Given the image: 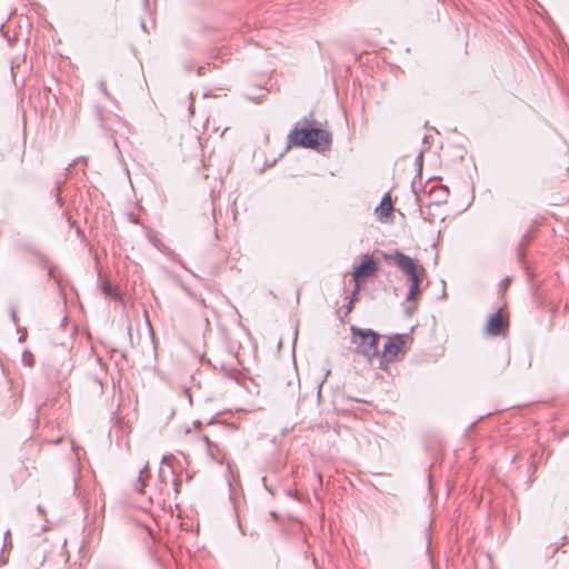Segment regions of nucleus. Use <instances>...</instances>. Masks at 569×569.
Wrapping results in <instances>:
<instances>
[{
  "mask_svg": "<svg viewBox=\"0 0 569 569\" xmlns=\"http://www.w3.org/2000/svg\"><path fill=\"white\" fill-rule=\"evenodd\" d=\"M289 142L296 146L323 151L330 147V133L318 128L292 129L288 136Z\"/></svg>",
  "mask_w": 569,
  "mask_h": 569,
  "instance_id": "1",
  "label": "nucleus"
},
{
  "mask_svg": "<svg viewBox=\"0 0 569 569\" xmlns=\"http://www.w3.org/2000/svg\"><path fill=\"white\" fill-rule=\"evenodd\" d=\"M350 330L352 333L351 342L355 345L357 353L363 356L368 360L378 356V333L371 329H361L356 326H351Z\"/></svg>",
  "mask_w": 569,
  "mask_h": 569,
  "instance_id": "2",
  "label": "nucleus"
},
{
  "mask_svg": "<svg viewBox=\"0 0 569 569\" xmlns=\"http://www.w3.org/2000/svg\"><path fill=\"white\" fill-rule=\"evenodd\" d=\"M386 259L392 261L400 271L407 274L409 281L417 278H423L426 274V270L422 266L418 264L415 259L400 251H393L392 253L387 254Z\"/></svg>",
  "mask_w": 569,
  "mask_h": 569,
  "instance_id": "3",
  "label": "nucleus"
},
{
  "mask_svg": "<svg viewBox=\"0 0 569 569\" xmlns=\"http://www.w3.org/2000/svg\"><path fill=\"white\" fill-rule=\"evenodd\" d=\"M449 197V191L445 186L433 184L427 191L417 194V202L422 211L423 207L439 206L446 203Z\"/></svg>",
  "mask_w": 569,
  "mask_h": 569,
  "instance_id": "4",
  "label": "nucleus"
},
{
  "mask_svg": "<svg viewBox=\"0 0 569 569\" xmlns=\"http://www.w3.org/2000/svg\"><path fill=\"white\" fill-rule=\"evenodd\" d=\"M403 339L401 337H397L396 339H389L383 346V353L380 358V365L383 367L385 362L393 361L398 353L402 350Z\"/></svg>",
  "mask_w": 569,
  "mask_h": 569,
  "instance_id": "5",
  "label": "nucleus"
},
{
  "mask_svg": "<svg viewBox=\"0 0 569 569\" xmlns=\"http://www.w3.org/2000/svg\"><path fill=\"white\" fill-rule=\"evenodd\" d=\"M378 269L377 262L373 258H366L353 271L352 277L356 282L362 277L372 276Z\"/></svg>",
  "mask_w": 569,
  "mask_h": 569,
  "instance_id": "6",
  "label": "nucleus"
},
{
  "mask_svg": "<svg viewBox=\"0 0 569 569\" xmlns=\"http://www.w3.org/2000/svg\"><path fill=\"white\" fill-rule=\"evenodd\" d=\"M506 326L507 322L503 320L499 312H496L490 315L486 327V332L489 336H500L503 333Z\"/></svg>",
  "mask_w": 569,
  "mask_h": 569,
  "instance_id": "7",
  "label": "nucleus"
},
{
  "mask_svg": "<svg viewBox=\"0 0 569 569\" xmlns=\"http://www.w3.org/2000/svg\"><path fill=\"white\" fill-rule=\"evenodd\" d=\"M421 280H422V278H417V279L410 280V286H409V290H408L407 298H406L407 302L417 301V298L420 293Z\"/></svg>",
  "mask_w": 569,
  "mask_h": 569,
  "instance_id": "8",
  "label": "nucleus"
},
{
  "mask_svg": "<svg viewBox=\"0 0 569 569\" xmlns=\"http://www.w3.org/2000/svg\"><path fill=\"white\" fill-rule=\"evenodd\" d=\"M391 211H392V201L389 196H385L381 199L379 206L376 208V212L380 217H387L391 213Z\"/></svg>",
  "mask_w": 569,
  "mask_h": 569,
  "instance_id": "9",
  "label": "nucleus"
},
{
  "mask_svg": "<svg viewBox=\"0 0 569 569\" xmlns=\"http://www.w3.org/2000/svg\"><path fill=\"white\" fill-rule=\"evenodd\" d=\"M22 361L26 366L32 367L33 366V356L29 352H24L22 355Z\"/></svg>",
  "mask_w": 569,
  "mask_h": 569,
  "instance_id": "10",
  "label": "nucleus"
},
{
  "mask_svg": "<svg viewBox=\"0 0 569 569\" xmlns=\"http://www.w3.org/2000/svg\"><path fill=\"white\" fill-rule=\"evenodd\" d=\"M102 291H103V293H104L106 296H109V297H113V296H116V293H114V291H113V289H112V287H111V284H110V283H104V284L102 286Z\"/></svg>",
  "mask_w": 569,
  "mask_h": 569,
  "instance_id": "11",
  "label": "nucleus"
},
{
  "mask_svg": "<svg viewBox=\"0 0 569 569\" xmlns=\"http://www.w3.org/2000/svg\"><path fill=\"white\" fill-rule=\"evenodd\" d=\"M416 308H417L416 301L408 302V305L405 308L407 316L412 315L413 311L416 310Z\"/></svg>",
  "mask_w": 569,
  "mask_h": 569,
  "instance_id": "12",
  "label": "nucleus"
},
{
  "mask_svg": "<svg viewBox=\"0 0 569 569\" xmlns=\"http://www.w3.org/2000/svg\"><path fill=\"white\" fill-rule=\"evenodd\" d=\"M99 89H100V91H101L106 97H108V98L110 97V93H109V91H108V89H107V83H106V81H104V80H100V81H99Z\"/></svg>",
  "mask_w": 569,
  "mask_h": 569,
  "instance_id": "13",
  "label": "nucleus"
},
{
  "mask_svg": "<svg viewBox=\"0 0 569 569\" xmlns=\"http://www.w3.org/2000/svg\"><path fill=\"white\" fill-rule=\"evenodd\" d=\"M203 441H204V443H206V445H207V447H208V452H209L210 455H212V452H211V442H210V440H209V438H208L207 436H204V437H203Z\"/></svg>",
  "mask_w": 569,
  "mask_h": 569,
  "instance_id": "14",
  "label": "nucleus"
},
{
  "mask_svg": "<svg viewBox=\"0 0 569 569\" xmlns=\"http://www.w3.org/2000/svg\"><path fill=\"white\" fill-rule=\"evenodd\" d=\"M416 162L421 167L422 164V153H419L417 159H416Z\"/></svg>",
  "mask_w": 569,
  "mask_h": 569,
  "instance_id": "15",
  "label": "nucleus"
},
{
  "mask_svg": "<svg viewBox=\"0 0 569 569\" xmlns=\"http://www.w3.org/2000/svg\"><path fill=\"white\" fill-rule=\"evenodd\" d=\"M170 459H171V456H163L161 461H162V463H168Z\"/></svg>",
  "mask_w": 569,
  "mask_h": 569,
  "instance_id": "16",
  "label": "nucleus"
},
{
  "mask_svg": "<svg viewBox=\"0 0 569 569\" xmlns=\"http://www.w3.org/2000/svg\"><path fill=\"white\" fill-rule=\"evenodd\" d=\"M147 468H148V467L146 466V467L140 471V478H139V480H141V479H142V476H143L144 471L147 470Z\"/></svg>",
  "mask_w": 569,
  "mask_h": 569,
  "instance_id": "17",
  "label": "nucleus"
},
{
  "mask_svg": "<svg viewBox=\"0 0 569 569\" xmlns=\"http://www.w3.org/2000/svg\"><path fill=\"white\" fill-rule=\"evenodd\" d=\"M83 551H84V546L82 545V546L80 547V552H83Z\"/></svg>",
  "mask_w": 569,
  "mask_h": 569,
  "instance_id": "18",
  "label": "nucleus"
},
{
  "mask_svg": "<svg viewBox=\"0 0 569 569\" xmlns=\"http://www.w3.org/2000/svg\"><path fill=\"white\" fill-rule=\"evenodd\" d=\"M509 282V279H506L505 282H503V286H507Z\"/></svg>",
  "mask_w": 569,
  "mask_h": 569,
  "instance_id": "19",
  "label": "nucleus"
},
{
  "mask_svg": "<svg viewBox=\"0 0 569 569\" xmlns=\"http://www.w3.org/2000/svg\"><path fill=\"white\" fill-rule=\"evenodd\" d=\"M330 373V371H326V375H325V379L327 378V376Z\"/></svg>",
  "mask_w": 569,
  "mask_h": 569,
  "instance_id": "20",
  "label": "nucleus"
},
{
  "mask_svg": "<svg viewBox=\"0 0 569 569\" xmlns=\"http://www.w3.org/2000/svg\"><path fill=\"white\" fill-rule=\"evenodd\" d=\"M76 569H78V568H76Z\"/></svg>",
  "mask_w": 569,
  "mask_h": 569,
  "instance_id": "21",
  "label": "nucleus"
}]
</instances>
